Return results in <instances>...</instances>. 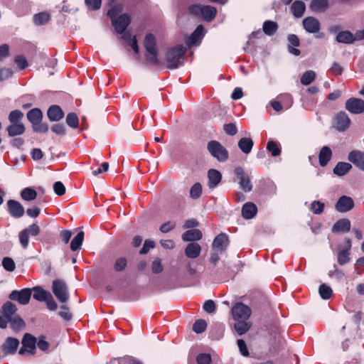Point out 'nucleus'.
<instances>
[{"mask_svg": "<svg viewBox=\"0 0 364 364\" xmlns=\"http://www.w3.org/2000/svg\"><path fill=\"white\" fill-rule=\"evenodd\" d=\"M186 52V48L182 45L169 48L166 55L167 67L170 69H176L181 66Z\"/></svg>", "mask_w": 364, "mask_h": 364, "instance_id": "1", "label": "nucleus"}, {"mask_svg": "<svg viewBox=\"0 0 364 364\" xmlns=\"http://www.w3.org/2000/svg\"><path fill=\"white\" fill-rule=\"evenodd\" d=\"M210 154L219 162H225L229 157L228 151L218 141H210L207 145Z\"/></svg>", "mask_w": 364, "mask_h": 364, "instance_id": "2", "label": "nucleus"}, {"mask_svg": "<svg viewBox=\"0 0 364 364\" xmlns=\"http://www.w3.org/2000/svg\"><path fill=\"white\" fill-rule=\"evenodd\" d=\"M144 47L146 50V60L152 65L158 64V52L156 47V41L152 34H148L145 37Z\"/></svg>", "mask_w": 364, "mask_h": 364, "instance_id": "3", "label": "nucleus"}, {"mask_svg": "<svg viewBox=\"0 0 364 364\" xmlns=\"http://www.w3.org/2000/svg\"><path fill=\"white\" fill-rule=\"evenodd\" d=\"M52 290L55 296L61 303H65L69 299V294L65 283L62 280L53 282Z\"/></svg>", "mask_w": 364, "mask_h": 364, "instance_id": "4", "label": "nucleus"}, {"mask_svg": "<svg viewBox=\"0 0 364 364\" xmlns=\"http://www.w3.org/2000/svg\"><path fill=\"white\" fill-rule=\"evenodd\" d=\"M302 24L305 31L309 33L316 34V38H321L324 36L323 33H319L320 23L316 18L311 16L306 17L303 20Z\"/></svg>", "mask_w": 364, "mask_h": 364, "instance_id": "5", "label": "nucleus"}, {"mask_svg": "<svg viewBox=\"0 0 364 364\" xmlns=\"http://www.w3.org/2000/svg\"><path fill=\"white\" fill-rule=\"evenodd\" d=\"M231 311L235 320H247L252 313L250 308L242 303H237Z\"/></svg>", "mask_w": 364, "mask_h": 364, "instance_id": "6", "label": "nucleus"}, {"mask_svg": "<svg viewBox=\"0 0 364 364\" xmlns=\"http://www.w3.org/2000/svg\"><path fill=\"white\" fill-rule=\"evenodd\" d=\"M234 173L239 180L240 188L245 192L248 193L252 190V185L249 176L245 175L244 169L240 167H236Z\"/></svg>", "mask_w": 364, "mask_h": 364, "instance_id": "7", "label": "nucleus"}, {"mask_svg": "<svg viewBox=\"0 0 364 364\" xmlns=\"http://www.w3.org/2000/svg\"><path fill=\"white\" fill-rule=\"evenodd\" d=\"M36 338L29 333H26L22 340V347L19 353L23 355L26 352L33 355L36 352Z\"/></svg>", "mask_w": 364, "mask_h": 364, "instance_id": "8", "label": "nucleus"}, {"mask_svg": "<svg viewBox=\"0 0 364 364\" xmlns=\"http://www.w3.org/2000/svg\"><path fill=\"white\" fill-rule=\"evenodd\" d=\"M345 107L352 114H361L364 112V101L361 99L352 97L346 101Z\"/></svg>", "mask_w": 364, "mask_h": 364, "instance_id": "9", "label": "nucleus"}, {"mask_svg": "<svg viewBox=\"0 0 364 364\" xmlns=\"http://www.w3.org/2000/svg\"><path fill=\"white\" fill-rule=\"evenodd\" d=\"M31 296V289H23L21 291H13L10 295L9 298L11 300L17 301L19 304L26 305L27 304Z\"/></svg>", "mask_w": 364, "mask_h": 364, "instance_id": "10", "label": "nucleus"}, {"mask_svg": "<svg viewBox=\"0 0 364 364\" xmlns=\"http://www.w3.org/2000/svg\"><path fill=\"white\" fill-rule=\"evenodd\" d=\"M354 206L353 199L346 196H341L336 204V209L341 213H346L350 210Z\"/></svg>", "mask_w": 364, "mask_h": 364, "instance_id": "11", "label": "nucleus"}, {"mask_svg": "<svg viewBox=\"0 0 364 364\" xmlns=\"http://www.w3.org/2000/svg\"><path fill=\"white\" fill-rule=\"evenodd\" d=\"M112 22L116 31L122 34L130 23V17L127 14H122L117 19H113Z\"/></svg>", "mask_w": 364, "mask_h": 364, "instance_id": "12", "label": "nucleus"}, {"mask_svg": "<svg viewBox=\"0 0 364 364\" xmlns=\"http://www.w3.org/2000/svg\"><path fill=\"white\" fill-rule=\"evenodd\" d=\"M350 124V119L345 112H340L335 119V127L340 132L347 129Z\"/></svg>", "mask_w": 364, "mask_h": 364, "instance_id": "13", "label": "nucleus"}, {"mask_svg": "<svg viewBox=\"0 0 364 364\" xmlns=\"http://www.w3.org/2000/svg\"><path fill=\"white\" fill-rule=\"evenodd\" d=\"M348 159L356 167L364 171V152L353 151L349 153Z\"/></svg>", "mask_w": 364, "mask_h": 364, "instance_id": "14", "label": "nucleus"}, {"mask_svg": "<svg viewBox=\"0 0 364 364\" xmlns=\"http://www.w3.org/2000/svg\"><path fill=\"white\" fill-rule=\"evenodd\" d=\"M9 211L10 214L14 218H21L24 214V208L22 205L14 200H9L7 202Z\"/></svg>", "mask_w": 364, "mask_h": 364, "instance_id": "15", "label": "nucleus"}, {"mask_svg": "<svg viewBox=\"0 0 364 364\" xmlns=\"http://www.w3.org/2000/svg\"><path fill=\"white\" fill-rule=\"evenodd\" d=\"M228 245V239L225 234H220L215 237L213 242V250L224 252Z\"/></svg>", "mask_w": 364, "mask_h": 364, "instance_id": "16", "label": "nucleus"}, {"mask_svg": "<svg viewBox=\"0 0 364 364\" xmlns=\"http://www.w3.org/2000/svg\"><path fill=\"white\" fill-rule=\"evenodd\" d=\"M19 345V341L17 338L9 337L1 346L2 350L6 354H14Z\"/></svg>", "mask_w": 364, "mask_h": 364, "instance_id": "17", "label": "nucleus"}, {"mask_svg": "<svg viewBox=\"0 0 364 364\" xmlns=\"http://www.w3.org/2000/svg\"><path fill=\"white\" fill-rule=\"evenodd\" d=\"M208 186L210 188H215L222 180L221 173L216 169H210L208 172Z\"/></svg>", "mask_w": 364, "mask_h": 364, "instance_id": "18", "label": "nucleus"}, {"mask_svg": "<svg viewBox=\"0 0 364 364\" xmlns=\"http://www.w3.org/2000/svg\"><path fill=\"white\" fill-rule=\"evenodd\" d=\"M47 115L50 121L58 122L63 118L64 112L58 105H52L48 108Z\"/></svg>", "mask_w": 364, "mask_h": 364, "instance_id": "19", "label": "nucleus"}, {"mask_svg": "<svg viewBox=\"0 0 364 364\" xmlns=\"http://www.w3.org/2000/svg\"><path fill=\"white\" fill-rule=\"evenodd\" d=\"M350 229V222L348 219L344 218L338 220L333 226L332 231L335 233H346Z\"/></svg>", "mask_w": 364, "mask_h": 364, "instance_id": "20", "label": "nucleus"}, {"mask_svg": "<svg viewBox=\"0 0 364 364\" xmlns=\"http://www.w3.org/2000/svg\"><path fill=\"white\" fill-rule=\"evenodd\" d=\"M287 40L289 42L288 51L289 53L295 56L299 55L301 53L300 50L295 48L299 46V38L294 34H289L287 37Z\"/></svg>", "mask_w": 364, "mask_h": 364, "instance_id": "21", "label": "nucleus"}, {"mask_svg": "<svg viewBox=\"0 0 364 364\" xmlns=\"http://www.w3.org/2000/svg\"><path fill=\"white\" fill-rule=\"evenodd\" d=\"M184 252L187 257L195 259L200 255L201 252V247L198 243L191 242L186 246Z\"/></svg>", "mask_w": 364, "mask_h": 364, "instance_id": "22", "label": "nucleus"}, {"mask_svg": "<svg viewBox=\"0 0 364 364\" xmlns=\"http://www.w3.org/2000/svg\"><path fill=\"white\" fill-rule=\"evenodd\" d=\"M257 212V206L251 202L246 203L242 208V215L245 219L253 218Z\"/></svg>", "mask_w": 364, "mask_h": 364, "instance_id": "23", "label": "nucleus"}, {"mask_svg": "<svg viewBox=\"0 0 364 364\" xmlns=\"http://www.w3.org/2000/svg\"><path fill=\"white\" fill-rule=\"evenodd\" d=\"M202 232L198 229H192L186 231L182 235V239L183 241L193 242L199 240L202 238Z\"/></svg>", "mask_w": 364, "mask_h": 364, "instance_id": "24", "label": "nucleus"}, {"mask_svg": "<svg viewBox=\"0 0 364 364\" xmlns=\"http://www.w3.org/2000/svg\"><path fill=\"white\" fill-rule=\"evenodd\" d=\"M203 36V27L201 25H199L195 31L187 38L186 44L190 48L194 44L197 43V42L202 38Z\"/></svg>", "mask_w": 364, "mask_h": 364, "instance_id": "25", "label": "nucleus"}, {"mask_svg": "<svg viewBox=\"0 0 364 364\" xmlns=\"http://www.w3.org/2000/svg\"><path fill=\"white\" fill-rule=\"evenodd\" d=\"M25 129V126L22 123H14L7 127L6 131L9 136L13 137L23 134Z\"/></svg>", "mask_w": 364, "mask_h": 364, "instance_id": "26", "label": "nucleus"}, {"mask_svg": "<svg viewBox=\"0 0 364 364\" xmlns=\"http://www.w3.org/2000/svg\"><path fill=\"white\" fill-rule=\"evenodd\" d=\"M332 156V151L331 149L325 146H323L318 155L319 164L321 166H325L328 162L331 160Z\"/></svg>", "mask_w": 364, "mask_h": 364, "instance_id": "27", "label": "nucleus"}, {"mask_svg": "<svg viewBox=\"0 0 364 364\" xmlns=\"http://www.w3.org/2000/svg\"><path fill=\"white\" fill-rule=\"evenodd\" d=\"M253 145V141L248 137H242L238 141V147L245 154L251 152Z\"/></svg>", "mask_w": 364, "mask_h": 364, "instance_id": "28", "label": "nucleus"}, {"mask_svg": "<svg viewBox=\"0 0 364 364\" xmlns=\"http://www.w3.org/2000/svg\"><path fill=\"white\" fill-rule=\"evenodd\" d=\"M328 7V1L327 0H312L310 4V9L314 12H323Z\"/></svg>", "mask_w": 364, "mask_h": 364, "instance_id": "29", "label": "nucleus"}, {"mask_svg": "<svg viewBox=\"0 0 364 364\" xmlns=\"http://www.w3.org/2000/svg\"><path fill=\"white\" fill-rule=\"evenodd\" d=\"M42 117L43 113L41 109L38 108L32 109L27 113V118L33 125L39 124L42 119Z\"/></svg>", "mask_w": 364, "mask_h": 364, "instance_id": "30", "label": "nucleus"}, {"mask_svg": "<svg viewBox=\"0 0 364 364\" xmlns=\"http://www.w3.org/2000/svg\"><path fill=\"white\" fill-rule=\"evenodd\" d=\"M2 310H3L4 317L6 320H9V319H11V318L14 317L13 316L15 314V313L17 310V308H16V305L14 304L13 303L7 301L4 304V306L2 307Z\"/></svg>", "mask_w": 364, "mask_h": 364, "instance_id": "31", "label": "nucleus"}, {"mask_svg": "<svg viewBox=\"0 0 364 364\" xmlns=\"http://www.w3.org/2000/svg\"><path fill=\"white\" fill-rule=\"evenodd\" d=\"M352 168L350 164L347 162H338L333 168L334 174L338 176L346 175Z\"/></svg>", "mask_w": 364, "mask_h": 364, "instance_id": "32", "label": "nucleus"}, {"mask_svg": "<svg viewBox=\"0 0 364 364\" xmlns=\"http://www.w3.org/2000/svg\"><path fill=\"white\" fill-rule=\"evenodd\" d=\"M217 9L211 6H203L201 16L207 21H212L216 16Z\"/></svg>", "mask_w": 364, "mask_h": 364, "instance_id": "33", "label": "nucleus"}, {"mask_svg": "<svg viewBox=\"0 0 364 364\" xmlns=\"http://www.w3.org/2000/svg\"><path fill=\"white\" fill-rule=\"evenodd\" d=\"M305 4L301 1H294L291 7L293 15L296 18L302 16L305 11Z\"/></svg>", "mask_w": 364, "mask_h": 364, "instance_id": "34", "label": "nucleus"}, {"mask_svg": "<svg viewBox=\"0 0 364 364\" xmlns=\"http://www.w3.org/2000/svg\"><path fill=\"white\" fill-rule=\"evenodd\" d=\"M336 41L341 43H351L355 41L354 36L349 31L339 32L336 36Z\"/></svg>", "mask_w": 364, "mask_h": 364, "instance_id": "35", "label": "nucleus"}, {"mask_svg": "<svg viewBox=\"0 0 364 364\" xmlns=\"http://www.w3.org/2000/svg\"><path fill=\"white\" fill-rule=\"evenodd\" d=\"M278 26L277 23L272 21H266L263 23L262 29L264 33L267 36L274 35L277 31Z\"/></svg>", "mask_w": 364, "mask_h": 364, "instance_id": "36", "label": "nucleus"}, {"mask_svg": "<svg viewBox=\"0 0 364 364\" xmlns=\"http://www.w3.org/2000/svg\"><path fill=\"white\" fill-rule=\"evenodd\" d=\"M84 240V232L80 231L76 236L72 240L70 243V249L72 251H76L80 248Z\"/></svg>", "mask_w": 364, "mask_h": 364, "instance_id": "37", "label": "nucleus"}, {"mask_svg": "<svg viewBox=\"0 0 364 364\" xmlns=\"http://www.w3.org/2000/svg\"><path fill=\"white\" fill-rule=\"evenodd\" d=\"M21 196L23 200L26 201H31L36 198L37 193L32 188H25L21 191Z\"/></svg>", "mask_w": 364, "mask_h": 364, "instance_id": "38", "label": "nucleus"}, {"mask_svg": "<svg viewBox=\"0 0 364 364\" xmlns=\"http://www.w3.org/2000/svg\"><path fill=\"white\" fill-rule=\"evenodd\" d=\"M33 298L37 301H43L50 294V292L45 291L40 287H36L33 289Z\"/></svg>", "mask_w": 364, "mask_h": 364, "instance_id": "39", "label": "nucleus"}, {"mask_svg": "<svg viewBox=\"0 0 364 364\" xmlns=\"http://www.w3.org/2000/svg\"><path fill=\"white\" fill-rule=\"evenodd\" d=\"M235 324V329L239 335L245 333L251 326V323L247 322V320H237Z\"/></svg>", "mask_w": 364, "mask_h": 364, "instance_id": "40", "label": "nucleus"}, {"mask_svg": "<svg viewBox=\"0 0 364 364\" xmlns=\"http://www.w3.org/2000/svg\"><path fill=\"white\" fill-rule=\"evenodd\" d=\"M50 19L49 14L46 12H41L36 14L33 16V22L37 26H41L46 23Z\"/></svg>", "mask_w": 364, "mask_h": 364, "instance_id": "41", "label": "nucleus"}, {"mask_svg": "<svg viewBox=\"0 0 364 364\" xmlns=\"http://www.w3.org/2000/svg\"><path fill=\"white\" fill-rule=\"evenodd\" d=\"M316 73L313 70H307L301 77V82L304 85H310L315 79Z\"/></svg>", "mask_w": 364, "mask_h": 364, "instance_id": "42", "label": "nucleus"}, {"mask_svg": "<svg viewBox=\"0 0 364 364\" xmlns=\"http://www.w3.org/2000/svg\"><path fill=\"white\" fill-rule=\"evenodd\" d=\"M318 293L323 299L326 300L331 297L333 294V290L329 286L326 285V284H322L319 287Z\"/></svg>", "mask_w": 364, "mask_h": 364, "instance_id": "43", "label": "nucleus"}, {"mask_svg": "<svg viewBox=\"0 0 364 364\" xmlns=\"http://www.w3.org/2000/svg\"><path fill=\"white\" fill-rule=\"evenodd\" d=\"M8 323H11V327L14 331H19L21 329L25 323L22 318H21L19 316H14L11 319L8 320Z\"/></svg>", "mask_w": 364, "mask_h": 364, "instance_id": "44", "label": "nucleus"}, {"mask_svg": "<svg viewBox=\"0 0 364 364\" xmlns=\"http://www.w3.org/2000/svg\"><path fill=\"white\" fill-rule=\"evenodd\" d=\"M202 193V186L200 183H194L190 189V197L193 199L200 198Z\"/></svg>", "mask_w": 364, "mask_h": 364, "instance_id": "45", "label": "nucleus"}, {"mask_svg": "<svg viewBox=\"0 0 364 364\" xmlns=\"http://www.w3.org/2000/svg\"><path fill=\"white\" fill-rule=\"evenodd\" d=\"M66 124L73 129H76L79 124V119L74 112L69 113L66 117Z\"/></svg>", "mask_w": 364, "mask_h": 364, "instance_id": "46", "label": "nucleus"}, {"mask_svg": "<svg viewBox=\"0 0 364 364\" xmlns=\"http://www.w3.org/2000/svg\"><path fill=\"white\" fill-rule=\"evenodd\" d=\"M267 149L271 153L272 156H279L281 149L277 143L274 141H269L267 145Z\"/></svg>", "mask_w": 364, "mask_h": 364, "instance_id": "47", "label": "nucleus"}, {"mask_svg": "<svg viewBox=\"0 0 364 364\" xmlns=\"http://www.w3.org/2000/svg\"><path fill=\"white\" fill-rule=\"evenodd\" d=\"M23 117V113L18 109L11 111L9 115V120L11 124L21 123L20 121Z\"/></svg>", "mask_w": 364, "mask_h": 364, "instance_id": "48", "label": "nucleus"}, {"mask_svg": "<svg viewBox=\"0 0 364 364\" xmlns=\"http://www.w3.org/2000/svg\"><path fill=\"white\" fill-rule=\"evenodd\" d=\"M122 38H124L126 41H127L129 43V46L133 49V50L138 53L139 52V47L137 45V41L135 37L132 38L131 34L129 33H125L122 36Z\"/></svg>", "mask_w": 364, "mask_h": 364, "instance_id": "49", "label": "nucleus"}, {"mask_svg": "<svg viewBox=\"0 0 364 364\" xmlns=\"http://www.w3.org/2000/svg\"><path fill=\"white\" fill-rule=\"evenodd\" d=\"M207 326L206 322L203 319L197 320L193 325V330L196 333H203Z\"/></svg>", "mask_w": 364, "mask_h": 364, "instance_id": "50", "label": "nucleus"}, {"mask_svg": "<svg viewBox=\"0 0 364 364\" xmlns=\"http://www.w3.org/2000/svg\"><path fill=\"white\" fill-rule=\"evenodd\" d=\"M350 260L349 253L347 250H343L338 252V262L341 265H344L348 263Z\"/></svg>", "mask_w": 364, "mask_h": 364, "instance_id": "51", "label": "nucleus"}, {"mask_svg": "<svg viewBox=\"0 0 364 364\" xmlns=\"http://www.w3.org/2000/svg\"><path fill=\"white\" fill-rule=\"evenodd\" d=\"M127 264V261L124 257H119L116 259L114 265V269L117 272H121L124 270Z\"/></svg>", "mask_w": 364, "mask_h": 364, "instance_id": "52", "label": "nucleus"}, {"mask_svg": "<svg viewBox=\"0 0 364 364\" xmlns=\"http://www.w3.org/2000/svg\"><path fill=\"white\" fill-rule=\"evenodd\" d=\"M324 203L318 200H314L311 204V210L315 214H321L323 211Z\"/></svg>", "mask_w": 364, "mask_h": 364, "instance_id": "53", "label": "nucleus"}, {"mask_svg": "<svg viewBox=\"0 0 364 364\" xmlns=\"http://www.w3.org/2000/svg\"><path fill=\"white\" fill-rule=\"evenodd\" d=\"M2 266L6 271L9 272H13L16 267L14 260L10 257H4L3 259Z\"/></svg>", "mask_w": 364, "mask_h": 364, "instance_id": "54", "label": "nucleus"}, {"mask_svg": "<svg viewBox=\"0 0 364 364\" xmlns=\"http://www.w3.org/2000/svg\"><path fill=\"white\" fill-rule=\"evenodd\" d=\"M122 11V6L120 4H117L114 6H112L109 11H108V15L112 18V21L113 19H117V16L118 14Z\"/></svg>", "mask_w": 364, "mask_h": 364, "instance_id": "55", "label": "nucleus"}, {"mask_svg": "<svg viewBox=\"0 0 364 364\" xmlns=\"http://www.w3.org/2000/svg\"><path fill=\"white\" fill-rule=\"evenodd\" d=\"M163 266L161 264V260L159 258H156L151 263V271L154 274L161 273L163 271Z\"/></svg>", "mask_w": 364, "mask_h": 364, "instance_id": "56", "label": "nucleus"}, {"mask_svg": "<svg viewBox=\"0 0 364 364\" xmlns=\"http://www.w3.org/2000/svg\"><path fill=\"white\" fill-rule=\"evenodd\" d=\"M196 361L198 364H211V357L208 353H200L197 356Z\"/></svg>", "mask_w": 364, "mask_h": 364, "instance_id": "57", "label": "nucleus"}, {"mask_svg": "<svg viewBox=\"0 0 364 364\" xmlns=\"http://www.w3.org/2000/svg\"><path fill=\"white\" fill-rule=\"evenodd\" d=\"M19 241L21 246L26 249L28 245V231L23 230L19 233Z\"/></svg>", "mask_w": 364, "mask_h": 364, "instance_id": "58", "label": "nucleus"}, {"mask_svg": "<svg viewBox=\"0 0 364 364\" xmlns=\"http://www.w3.org/2000/svg\"><path fill=\"white\" fill-rule=\"evenodd\" d=\"M59 315L65 321H70L72 318V314L70 313L69 309L66 305H62Z\"/></svg>", "mask_w": 364, "mask_h": 364, "instance_id": "59", "label": "nucleus"}, {"mask_svg": "<svg viewBox=\"0 0 364 364\" xmlns=\"http://www.w3.org/2000/svg\"><path fill=\"white\" fill-rule=\"evenodd\" d=\"M13 75V71L10 68H4L0 70V81L7 80Z\"/></svg>", "mask_w": 364, "mask_h": 364, "instance_id": "60", "label": "nucleus"}, {"mask_svg": "<svg viewBox=\"0 0 364 364\" xmlns=\"http://www.w3.org/2000/svg\"><path fill=\"white\" fill-rule=\"evenodd\" d=\"M53 190L58 196H63L65 193V186L60 181H57L53 184Z\"/></svg>", "mask_w": 364, "mask_h": 364, "instance_id": "61", "label": "nucleus"}, {"mask_svg": "<svg viewBox=\"0 0 364 364\" xmlns=\"http://www.w3.org/2000/svg\"><path fill=\"white\" fill-rule=\"evenodd\" d=\"M224 130L226 134L233 136L236 134L237 129L235 123H228L224 125Z\"/></svg>", "mask_w": 364, "mask_h": 364, "instance_id": "62", "label": "nucleus"}, {"mask_svg": "<svg viewBox=\"0 0 364 364\" xmlns=\"http://www.w3.org/2000/svg\"><path fill=\"white\" fill-rule=\"evenodd\" d=\"M215 304L213 300H208L204 303L203 309L208 314H212L215 311Z\"/></svg>", "mask_w": 364, "mask_h": 364, "instance_id": "63", "label": "nucleus"}, {"mask_svg": "<svg viewBox=\"0 0 364 364\" xmlns=\"http://www.w3.org/2000/svg\"><path fill=\"white\" fill-rule=\"evenodd\" d=\"M176 227V223L173 222L168 221L160 227V231L163 233H167L172 230Z\"/></svg>", "mask_w": 364, "mask_h": 364, "instance_id": "64", "label": "nucleus"}]
</instances>
